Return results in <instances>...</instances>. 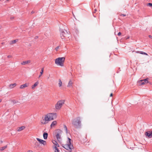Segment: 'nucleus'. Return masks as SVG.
I'll return each mask as SVG.
<instances>
[{
    "label": "nucleus",
    "instance_id": "obj_7",
    "mask_svg": "<svg viewBox=\"0 0 152 152\" xmlns=\"http://www.w3.org/2000/svg\"><path fill=\"white\" fill-rule=\"evenodd\" d=\"M148 78H147L144 80H140L138 81V83L140 85H145L148 83Z\"/></svg>",
    "mask_w": 152,
    "mask_h": 152
},
{
    "label": "nucleus",
    "instance_id": "obj_36",
    "mask_svg": "<svg viewBox=\"0 0 152 152\" xmlns=\"http://www.w3.org/2000/svg\"><path fill=\"white\" fill-rule=\"evenodd\" d=\"M129 36L128 37H127V38H126V39H129Z\"/></svg>",
    "mask_w": 152,
    "mask_h": 152
},
{
    "label": "nucleus",
    "instance_id": "obj_19",
    "mask_svg": "<svg viewBox=\"0 0 152 152\" xmlns=\"http://www.w3.org/2000/svg\"><path fill=\"white\" fill-rule=\"evenodd\" d=\"M48 134L46 132H44L43 134V137L45 139H47L48 137Z\"/></svg>",
    "mask_w": 152,
    "mask_h": 152
},
{
    "label": "nucleus",
    "instance_id": "obj_35",
    "mask_svg": "<svg viewBox=\"0 0 152 152\" xmlns=\"http://www.w3.org/2000/svg\"><path fill=\"white\" fill-rule=\"evenodd\" d=\"M113 96V94L111 93L110 95V96L111 97Z\"/></svg>",
    "mask_w": 152,
    "mask_h": 152
},
{
    "label": "nucleus",
    "instance_id": "obj_12",
    "mask_svg": "<svg viewBox=\"0 0 152 152\" xmlns=\"http://www.w3.org/2000/svg\"><path fill=\"white\" fill-rule=\"evenodd\" d=\"M66 35V34L64 31H62L60 34L61 38L62 39H64Z\"/></svg>",
    "mask_w": 152,
    "mask_h": 152
},
{
    "label": "nucleus",
    "instance_id": "obj_5",
    "mask_svg": "<svg viewBox=\"0 0 152 152\" xmlns=\"http://www.w3.org/2000/svg\"><path fill=\"white\" fill-rule=\"evenodd\" d=\"M65 102L64 100H60L57 102L55 106V108L57 110H60L62 106Z\"/></svg>",
    "mask_w": 152,
    "mask_h": 152
},
{
    "label": "nucleus",
    "instance_id": "obj_37",
    "mask_svg": "<svg viewBox=\"0 0 152 152\" xmlns=\"http://www.w3.org/2000/svg\"><path fill=\"white\" fill-rule=\"evenodd\" d=\"M2 101V99H0V103Z\"/></svg>",
    "mask_w": 152,
    "mask_h": 152
},
{
    "label": "nucleus",
    "instance_id": "obj_18",
    "mask_svg": "<svg viewBox=\"0 0 152 152\" xmlns=\"http://www.w3.org/2000/svg\"><path fill=\"white\" fill-rule=\"evenodd\" d=\"M136 53H139L142 54H144L147 56L148 55V54L142 51H136Z\"/></svg>",
    "mask_w": 152,
    "mask_h": 152
},
{
    "label": "nucleus",
    "instance_id": "obj_8",
    "mask_svg": "<svg viewBox=\"0 0 152 152\" xmlns=\"http://www.w3.org/2000/svg\"><path fill=\"white\" fill-rule=\"evenodd\" d=\"M36 139L40 143L44 145H46L47 144L46 142L43 140H42L38 138H37Z\"/></svg>",
    "mask_w": 152,
    "mask_h": 152
},
{
    "label": "nucleus",
    "instance_id": "obj_3",
    "mask_svg": "<svg viewBox=\"0 0 152 152\" xmlns=\"http://www.w3.org/2000/svg\"><path fill=\"white\" fill-rule=\"evenodd\" d=\"M65 60V57H59L55 59V63L58 66H63Z\"/></svg>",
    "mask_w": 152,
    "mask_h": 152
},
{
    "label": "nucleus",
    "instance_id": "obj_13",
    "mask_svg": "<svg viewBox=\"0 0 152 152\" xmlns=\"http://www.w3.org/2000/svg\"><path fill=\"white\" fill-rule=\"evenodd\" d=\"M18 41V39L12 40L10 41V44L11 45H12L13 44L16 43Z\"/></svg>",
    "mask_w": 152,
    "mask_h": 152
},
{
    "label": "nucleus",
    "instance_id": "obj_24",
    "mask_svg": "<svg viewBox=\"0 0 152 152\" xmlns=\"http://www.w3.org/2000/svg\"><path fill=\"white\" fill-rule=\"evenodd\" d=\"M7 147V145H6L5 146H4L3 147H2L0 148V151H2L4 149H5Z\"/></svg>",
    "mask_w": 152,
    "mask_h": 152
},
{
    "label": "nucleus",
    "instance_id": "obj_38",
    "mask_svg": "<svg viewBox=\"0 0 152 152\" xmlns=\"http://www.w3.org/2000/svg\"><path fill=\"white\" fill-rule=\"evenodd\" d=\"M1 143L3 142V141L1 140Z\"/></svg>",
    "mask_w": 152,
    "mask_h": 152
},
{
    "label": "nucleus",
    "instance_id": "obj_30",
    "mask_svg": "<svg viewBox=\"0 0 152 152\" xmlns=\"http://www.w3.org/2000/svg\"><path fill=\"white\" fill-rule=\"evenodd\" d=\"M59 46L55 48L56 50L57 51L58 49H59Z\"/></svg>",
    "mask_w": 152,
    "mask_h": 152
},
{
    "label": "nucleus",
    "instance_id": "obj_26",
    "mask_svg": "<svg viewBox=\"0 0 152 152\" xmlns=\"http://www.w3.org/2000/svg\"><path fill=\"white\" fill-rule=\"evenodd\" d=\"M54 149L55 152H59V150L56 146L54 147Z\"/></svg>",
    "mask_w": 152,
    "mask_h": 152
},
{
    "label": "nucleus",
    "instance_id": "obj_27",
    "mask_svg": "<svg viewBox=\"0 0 152 152\" xmlns=\"http://www.w3.org/2000/svg\"><path fill=\"white\" fill-rule=\"evenodd\" d=\"M64 129L65 130L66 132V133H67V127H66V126L65 125H64Z\"/></svg>",
    "mask_w": 152,
    "mask_h": 152
},
{
    "label": "nucleus",
    "instance_id": "obj_20",
    "mask_svg": "<svg viewBox=\"0 0 152 152\" xmlns=\"http://www.w3.org/2000/svg\"><path fill=\"white\" fill-rule=\"evenodd\" d=\"M25 127L24 126H22L19 127L18 129V131H20L23 130L25 129Z\"/></svg>",
    "mask_w": 152,
    "mask_h": 152
},
{
    "label": "nucleus",
    "instance_id": "obj_9",
    "mask_svg": "<svg viewBox=\"0 0 152 152\" xmlns=\"http://www.w3.org/2000/svg\"><path fill=\"white\" fill-rule=\"evenodd\" d=\"M73 83V80L70 79L69 81L68 84L67 85V87L69 88L72 87V86Z\"/></svg>",
    "mask_w": 152,
    "mask_h": 152
},
{
    "label": "nucleus",
    "instance_id": "obj_25",
    "mask_svg": "<svg viewBox=\"0 0 152 152\" xmlns=\"http://www.w3.org/2000/svg\"><path fill=\"white\" fill-rule=\"evenodd\" d=\"M62 82L61 81V80L60 79H59L58 80V86L59 87H61V86L62 85Z\"/></svg>",
    "mask_w": 152,
    "mask_h": 152
},
{
    "label": "nucleus",
    "instance_id": "obj_31",
    "mask_svg": "<svg viewBox=\"0 0 152 152\" xmlns=\"http://www.w3.org/2000/svg\"><path fill=\"white\" fill-rule=\"evenodd\" d=\"M121 32H119L118 33V36H121Z\"/></svg>",
    "mask_w": 152,
    "mask_h": 152
},
{
    "label": "nucleus",
    "instance_id": "obj_22",
    "mask_svg": "<svg viewBox=\"0 0 152 152\" xmlns=\"http://www.w3.org/2000/svg\"><path fill=\"white\" fill-rule=\"evenodd\" d=\"M44 71V68H42L41 69V71L40 73V75L39 76V78L42 75Z\"/></svg>",
    "mask_w": 152,
    "mask_h": 152
},
{
    "label": "nucleus",
    "instance_id": "obj_1",
    "mask_svg": "<svg viewBox=\"0 0 152 152\" xmlns=\"http://www.w3.org/2000/svg\"><path fill=\"white\" fill-rule=\"evenodd\" d=\"M57 115L55 113H48L42 116L40 121L41 124H47L49 121L56 118Z\"/></svg>",
    "mask_w": 152,
    "mask_h": 152
},
{
    "label": "nucleus",
    "instance_id": "obj_29",
    "mask_svg": "<svg viewBox=\"0 0 152 152\" xmlns=\"http://www.w3.org/2000/svg\"><path fill=\"white\" fill-rule=\"evenodd\" d=\"M12 56L11 55H8L7 56V58H11L12 57Z\"/></svg>",
    "mask_w": 152,
    "mask_h": 152
},
{
    "label": "nucleus",
    "instance_id": "obj_21",
    "mask_svg": "<svg viewBox=\"0 0 152 152\" xmlns=\"http://www.w3.org/2000/svg\"><path fill=\"white\" fill-rule=\"evenodd\" d=\"M34 144L35 145V146L36 147H38L39 146V143L37 142L36 141H35L34 142Z\"/></svg>",
    "mask_w": 152,
    "mask_h": 152
},
{
    "label": "nucleus",
    "instance_id": "obj_10",
    "mask_svg": "<svg viewBox=\"0 0 152 152\" xmlns=\"http://www.w3.org/2000/svg\"><path fill=\"white\" fill-rule=\"evenodd\" d=\"M29 86V84L28 83H26L23 85H21L20 87V89H23L26 87H28Z\"/></svg>",
    "mask_w": 152,
    "mask_h": 152
},
{
    "label": "nucleus",
    "instance_id": "obj_14",
    "mask_svg": "<svg viewBox=\"0 0 152 152\" xmlns=\"http://www.w3.org/2000/svg\"><path fill=\"white\" fill-rule=\"evenodd\" d=\"M31 62V61L28 60L26 61H24L22 62L21 63V64L22 65H25L27 64H29Z\"/></svg>",
    "mask_w": 152,
    "mask_h": 152
},
{
    "label": "nucleus",
    "instance_id": "obj_6",
    "mask_svg": "<svg viewBox=\"0 0 152 152\" xmlns=\"http://www.w3.org/2000/svg\"><path fill=\"white\" fill-rule=\"evenodd\" d=\"M62 133V131L59 129H58L55 133V136L57 140L59 141L61 140V135Z\"/></svg>",
    "mask_w": 152,
    "mask_h": 152
},
{
    "label": "nucleus",
    "instance_id": "obj_34",
    "mask_svg": "<svg viewBox=\"0 0 152 152\" xmlns=\"http://www.w3.org/2000/svg\"><path fill=\"white\" fill-rule=\"evenodd\" d=\"M27 152H33V151L31 150H28L27 151Z\"/></svg>",
    "mask_w": 152,
    "mask_h": 152
},
{
    "label": "nucleus",
    "instance_id": "obj_17",
    "mask_svg": "<svg viewBox=\"0 0 152 152\" xmlns=\"http://www.w3.org/2000/svg\"><path fill=\"white\" fill-rule=\"evenodd\" d=\"M16 85V84L15 83L13 84H11L9 85V88H12L15 87Z\"/></svg>",
    "mask_w": 152,
    "mask_h": 152
},
{
    "label": "nucleus",
    "instance_id": "obj_11",
    "mask_svg": "<svg viewBox=\"0 0 152 152\" xmlns=\"http://www.w3.org/2000/svg\"><path fill=\"white\" fill-rule=\"evenodd\" d=\"M145 135L146 136H148L149 138L152 137V132L150 131L146 132L145 133Z\"/></svg>",
    "mask_w": 152,
    "mask_h": 152
},
{
    "label": "nucleus",
    "instance_id": "obj_39",
    "mask_svg": "<svg viewBox=\"0 0 152 152\" xmlns=\"http://www.w3.org/2000/svg\"><path fill=\"white\" fill-rule=\"evenodd\" d=\"M1 28V26H0V29Z\"/></svg>",
    "mask_w": 152,
    "mask_h": 152
},
{
    "label": "nucleus",
    "instance_id": "obj_32",
    "mask_svg": "<svg viewBox=\"0 0 152 152\" xmlns=\"http://www.w3.org/2000/svg\"><path fill=\"white\" fill-rule=\"evenodd\" d=\"M120 16H126V15H125L123 14H120Z\"/></svg>",
    "mask_w": 152,
    "mask_h": 152
},
{
    "label": "nucleus",
    "instance_id": "obj_2",
    "mask_svg": "<svg viewBox=\"0 0 152 152\" xmlns=\"http://www.w3.org/2000/svg\"><path fill=\"white\" fill-rule=\"evenodd\" d=\"M73 126L75 128L78 129L81 126V120L80 117H77L74 119L72 121Z\"/></svg>",
    "mask_w": 152,
    "mask_h": 152
},
{
    "label": "nucleus",
    "instance_id": "obj_16",
    "mask_svg": "<svg viewBox=\"0 0 152 152\" xmlns=\"http://www.w3.org/2000/svg\"><path fill=\"white\" fill-rule=\"evenodd\" d=\"M57 124V122L56 121H54L52 122L50 125V126L51 128L54 127Z\"/></svg>",
    "mask_w": 152,
    "mask_h": 152
},
{
    "label": "nucleus",
    "instance_id": "obj_23",
    "mask_svg": "<svg viewBox=\"0 0 152 152\" xmlns=\"http://www.w3.org/2000/svg\"><path fill=\"white\" fill-rule=\"evenodd\" d=\"M53 144L55 145V146L59 147V145L57 142L55 140H53Z\"/></svg>",
    "mask_w": 152,
    "mask_h": 152
},
{
    "label": "nucleus",
    "instance_id": "obj_15",
    "mask_svg": "<svg viewBox=\"0 0 152 152\" xmlns=\"http://www.w3.org/2000/svg\"><path fill=\"white\" fill-rule=\"evenodd\" d=\"M39 83L38 81H37L35 82L34 85L31 86V88L33 90H34L35 89V87L37 86L38 85Z\"/></svg>",
    "mask_w": 152,
    "mask_h": 152
},
{
    "label": "nucleus",
    "instance_id": "obj_33",
    "mask_svg": "<svg viewBox=\"0 0 152 152\" xmlns=\"http://www.w3.org/2000/svg\"><path fill=\"white\" fill-rule=\"evenodd\" d=\"M148 37L151 38V39H152V36H151V35H149L148 36Z\"/></svg>",
    "mask_w": 152,
    "mask_h": 152
},
{
    "label": "nucleus",
    "instance_id": "obj_28",
    "mask_svg": "<svg viewBox=\"0 0 152 152\" xmlns=\"http://www.w3.org/2000/svg\"><path fill=\"white\" fill-rule=\"evenodd\" d=\"M148 6L151 7H152V4L151 3H148L147 4Z\"/></svg>",
    "mask_w": 152,
    "mask_h": 152
},
{
    "label": "nucleus",
    "instance_id": "obj_4",
    "mask_svg": "<svg viewBox=\"0 0 152 152\" xmlns=\"http://www.w3.org/2000/svg\"><path fill=\"white\" fill-rule=\"evenodd\" d=\"M71 139L68 138L67 143L66 144H63L62 145V147L65 149L68 150H70L72 149L73 148V146L71 144Z\"/></svg>",
    "mask_w": 152,
    "mask_h": 152
}]
</instances>
